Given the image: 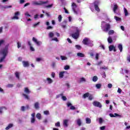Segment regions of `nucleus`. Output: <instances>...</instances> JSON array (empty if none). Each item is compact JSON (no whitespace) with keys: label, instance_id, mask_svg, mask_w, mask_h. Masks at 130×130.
I'll use <instances>...</instances> for the list:
<instances>
[{"label":"nucleus","instance_id":"nucleus-18","mask_svg":"<svg viewBox=\"0 0 130 130\" xmlns=\"http://www.w3.org/2000/svg\"><path fill=\"white\" fill-rule=\"evenodd\" d=\"M77 55L79 57H85V54L80 52L77 53Z\"/></svg>","mask_w":130,"mask_h":130},{"label":"nucleus","instance_id":"nucleus-33","mask_svg":"<svg viewBox=\"0 0 130 130\" xmlns=\"http://www.w3.org/2000/svg\"><path fill=\"white\" fill-rule=\"evenodd\" d=\"M108 34L109 35H113V34H114V30H109Z\"/></svg>","mask_w":130,"mask_h":130},{"label":"nucleus","instance_id":"nucleus-27","mask_svg":"<svg viewBox=\"0 0 130 130\" xmlns=\"http://www.w3.org/2000/svg\"><path fill=\"white\" fill-rule=\"evenodd\" d=\"M47 81H48V84H51L53 82L50 78H47Z\"/></svg>","mask_w":130,"mask_h":130},{"label":"nucleus","instance_id":"nucleus-12","mask_svg":"<svg viewBox=\"0 0 130 130\" xmlns=\"http://www.w3.org/2000/svg\"><path fill=\"white\" fill-rule=\"evenodd\" d=\"M72 7L73 11L74 12V13H77V11H76V9H77V5L76 3H73L72 5Z\"/></svg>","mask_w":130,"mask_h":130},{"label":"nucleus","instance_id":"nucleus-55","mask_svg":"<svg viewBox=\"0 0 130 130\" xmlns=\"http://www.w3.org/2000/svg\"><path fill=\"white\" fill-rule=\"evenodd\" d=\"M30 50L31 51H35V49H34V48H33V47H32V46H31L30 47Z\"/></svg>","mask_w":130,"mask_h":130},{"label":"nucleus","instance_id":"nucleus-46","mask_svg":"<svg viewBox=\"0 0 130 130\" xmlns=\"http://www.w3.org/2000/svg\"><path fill=\"white\" fill-rule=\"evenodd\" d=\"M55 126H58V127H59V126H60V122H57L55 123Z\"/></svg>","mask_w":130,"mask_h":130},{"label":"nucleus","instance_id":"nucleus-60","mask_svg":"<svg viewBox=\"0 0 130 130\" xmlns=\"http://www.w3.org/2000/svg\"><path fill=\"white\" fill-rule=\"evenodd\" d=\"M51 76L52 77V78H54V77H55V73L54 72H52L51 73Z\"/></svg>","mask_w":130,"mask_h":130},{"label":"nucleus","instance_id":"nucleus-59","mask_svg":"<svg viewBox=\"0 0 130 130\" xmlns=\"http://www.w3.org/2000/svg\"><path fill=\"white\" fill-rule=\"evenodd\" d=\"M52 40H53L54 41H56V42H58V40L57 39V38H54Z\"/></svg>","mask_w":130,"mask_h":130},{"label":"nucleus","instance_id":"nucleus-42","mask_svg":"<svg viewBox=\"0 0 130 130\" xmlns=\"http://www.w3.org/2000/svg\"><path fill=\"white\" fill-rule=\"evenodd\" d=\"M4 109L7 110V108H6V107H2L0 108V113H3V109Z\"/></svg>","mask_w":130,"mask_h":130},{"label":"nucleus","instance_id":"nucleus-52","mask_svg":"<svg viewBox=\"0 0 130 130\" xmlns=\"http://www.w3.org/2000/svg\"><path fill=\"white\" fill-rule=\"evenodd\" d=\"M95 58H96V60H98V59H99V54H98V53L96 54Z\"/></svg>","mask_w":130,"mask_h":130},{"label":"nucleus","instance_id":"nucleus-58","mask_svg":"<svg viewBox=\"0 0 130 130\" xmlns=\"http://www.w3.org/2000/svg\"><path fill=\"white\" fill-rule=\"evenodd\" d=\"M66 58H67L65 56H61V59H62V60H66Z\"/></svg>","mask_w":130,"mask_h":130},{"label":"nucleus","instance_id":"nucleus-19","mask_svg":"<svg viewBox=\"0 0 130 130\" xmlns=\"http://www.w3.org/2000/svg\"><path fill=\"white\" fill-rule=\"evenodd\" d=\"M22 96H23V97H24L25 99H26V100H30L29 95H27L26 94L23 93Z\"/></svg>","mask_w":130,"mask_h":130},{"label":"nucleus","instance_id":"nucleus-63","mask_svg":"<svg viewBox=\"0 0 130 130\" xmlns=\"http://www.w3.org/2000/svg\"><path fill=\"white\" fill-rule=\"evenodd\" d=\"M100 129H101V130L105 129V126H103L101 127Z\"/></svg>","mask_w":130,"mask_h":130},{"label":"nucleus","instance_id":"nucleus-36","mask_svg":"<svg viewBox=\"0 0 130 130\" xmlns=\"http://www.w3.org/2000/svg\"><path fill=\"white\" fill-rule=\"evenodd\" d=\"M39 24H40V22H38L37 23H35V24L33 25V27H34V28H36V27H37V26H38V25H39Z\"/></svg>","mask_w":130,"mask_h":130},{"label":"nucleus","instance_id":"nucleus-14","mask_svg":"<svg viewBox=\"0 0 130 130\" xmlns=\"http://www.w3.org/2000/svg\"><path fill=\"white\" fill-rule=\"evenodd\" d=\"M86 45H88V46H90V47H92L94 45L93 44V41L89 40L88 41V43L86 44Z\"/></svg>","mask_w":130,"mask_h":130},{"label":"nucleus","instance_id":"nucleus-28","mask_svg":"<svg viewBox=\"0 0 130 130\" xmlns=\"http://www.w3.org/2000/svg\"><path fill=\"white\" fill-rule=\"evenodd\" d=\"M108 43H112V42H113V40H112V38H111V37H109L108 38Z\"/></svg>","mask_w":130,"mask_h":130},{"label":"nucleus","instance_id":"nucleus-13","mask_svg":"<svg viewBox=\"0 0 130 130\" xmlns=\"http://www.w3.org/2000/svg\"><path fill=\"white\" fill-rule=\"evenodd\" d=\"M68 122H69V120H64L63 121V125L64 126H66V127H67V126H68Z\"/></svg>","mask_w":130,"mask_h":130},{"label":"nucleus","instance_id":"nucleus-57","mask_svg":"<svg viewBox=\"0 0 130 130\" xmlns=\"http://www.w3.org/2000/svg\"><path fill=\"white\" fill-rule=\"evenodd\" d=\"M121 89H120V88H118L117 92L118 93H119V94H121Z\"/></svg>","mask_w":130,"mask_h":130},{"label":"nucleus","instance_id":"nucleus-6","mask_svg":"<svg viewBox=\"0 0 130 130\" xmlns=\"http://www.w3.org/2000/svg\"><path fill=\"white\" fill-rule=\"evenodd\" d=\"M105 29L103 30V31H104V32H107L108 31H109V30H110V28H111V26L110 25V24L109 23L106 24L105 25Z\"/></svg>","mask_w":130,"mask_h":130},{"label":"nucleus","instance_id":"nucleus-32","mask_svg":"<svg viewBox=\"0 0 130 130\" xmlns=\"http://www.w3.org/2000/svg\"><path fill=\"white\" fill-rule=\"evenodd\" d=\"M15 76L18 80L20 79V74L18 72L15 73Z\"/></svg>","mask_w":130,"mask_h":130},{"label":"nucleus","instance_id":"nucleus-22","mask_svg":"<svg viewBox=\"0 0 130 130\" xmlns=\"http://www.w3.org/2000/svg\"><path fill=\"white\" fill-rule=\"evenodd\" d=\"M113 48H114V46L113 45H110L109 46V51H112V50H113Z\"/></svg>","mask_w":130,"mask_h":130},{"label":"nucleus","instance_id":"nucleus-48","mask_svg":"<svg viewBox=\"0 0 130 130\" xmlns=\"http://www.w3.org/2000/svg\"><path fill=\"white\" fill-rule=\"evenodd\" d=\"M62 95H63V93H61V94H57L56 96V98H59L60 97H61L62 96Z\"/></svg>","mask_w":130,"mask_h":130},{"label":"nucleus","instance_id":"nucleus-30","mask_svg":"<svg viewBox=\"0 0 130 130\" xmlns=\"http://www.w3.org/2000/svg\"><path fill=\"white\" fill-rule=\"evenodd\" d=\"M36 117L38 119H41V114L37 113L36 115Z\"/></svg>","mask_w":130,"mask_h":130},{"label":"nucleus","instance_id":"nucleus-31","mask_svg":"<svg viewBox=\"0 0 130 130\" xmlns=\"http://www.w3.org/2000/svg\"><path fill=\"white\" fill-rule=\"evenodd\" d=\"M63 74H64V72H61L59 73V78H63Z\"/></svg>","mask_w":130,"mask_h":130},{"label":"nucleus","instance_id":"nucleus-34","mask_svg":"<svg viewBox=\"0 0 130 130\" xmlns=\"http://www.w3.org/2000/svg\"><path fill=\"white\" fill-rule=\"evenodd\" d=\"M83 82H86V79L84 77H82L80 80V83H82Z\"/></svg>","mask_w":130,"mask_h":130},{"label":"nucleus","instance_id":"nucleus-51","mask_svg":"<svg viewBox=\"0 0 130 130\" xmlns=\"http://www.w3.org/2000/svg\"><path fill=\"white\" fill-rule=\"evenodd\" d=\"M108 87L109 88V89H111V88H112V84L111 83H109L108 84Z\"/></svg>","mask_w":130,"mask_h":130},{"label":"nucleus","instance_id":"nucleus-11","mask_svg":"<svg viewBox=\"0 0 130 130\" xmlns=\"http://www.w3.org/2000/svg\"><path fill=\"white\" fill-rule=\"evenodd\" d=\"M89 39L87 38H85L82 41V43L84 44V45H87V44L89 42Z\"/></svg>","mask_w":130,"mask_h":130},{"label":"nucleus","instance_id":"nucleus-64","mask_svg":"<svg viewBox=\"0 0 130 130\" xmlns=\"http://www.w3.org/2000/svg\"><path fill=\"white\" fill-rule=\"evenodd\" d=\"M127 60L130 62V55L127 57Z\"/></svg>","mask_w":130,"mask_h":130},{"label":"nucleus","instance_id":"nucleus-21","mask_svg":"<svg viewBox=\"0 0 130 130\" xmlns=\"http://www.w3.org/2000/svg\"><path fill=\"white\" fill-rule=\"evenodd\" d=\"M124 10V13L125 14V16H128V12L127 11V10L126 9V8H125V7H124L123 8Z\"/></svg>","mask_w":130,"mask_h":130},{"label":"nucleus","instance_id":"nucleus-45","mask_svg":"<svg viewBox=\"0 0 130 130\" xmlns=\"http://www.w3.org/2000/svg\"><path fill=\"white\" fill-rule=\"evenodd\" d=\"M53 6V4H51V5H49L47 6H45V8H52V7Z\"/></svg>","mask_w":130,"mask_h":130},{"label":"nucleus","instance_id":"nucleus-4","mask_svg":"<svg viewBox=\"0 0 130 130\" xmlns=\"http://www.w3.org/2000/svg\"><path fill=\"white\" fill-rule=\"evenodd\" d=\"M94 5L95 11H96L97 12H100V9H99V7H98V5H99V2L95 1L94 3Z\"/></svg>","mask_w":130,"mask_h":130},{"label":"nucleus","instance_id":"nucleus-56","mask_svg":"<svg viewBox=\"0 0 130 130\" xmlns=\"http://www.w3.org/2000/svg\"><path fill=\"white\" fill-rule=\"evenodd\" d=\"M31 123H34V122H35V118H31Z\"/></svg>","mask_w":130,"mask_h":130},{"label":"nucleus","instance_id":"nucleus-3","mask_svg":"<svg viewBox=\"0 0 130 130\" xmlns=\"http://www.w3.org/2000/svg\"><path fill=\"white\" fill-rule=\"evenodd\" d=\"M92 104L93 106H95V107H99V108H101V107H102V105L101 103L98 101H94Z\"/></svg>","mask_w":130,"mask_h":130},{"label":"nucleus","instance_id":"nucleus-38","mask_svg":"<svg viewBox=\"0 0 130 130\" xmlns=\"http://www.w3.org/2000/svg\"><path fill=\"white\" fill-rule=\"evenodd\" d=\"M75 47L77 48V49H78V50H80L81 48H82V47H81V46L79 45H76L75 46Z\"/></svg>","mask_w":130,"mask_h":130},{"label":"nucleus","instance_id":"nucleus-8","mask_svg":"<svg viewBox=\"0 0 130 130\" xmlns=\"http://www.w3.org/2000/svg\"><path fill=\"white\" fill-rule=\"evenodd\" d=\"M67 106L68 107H70V109L71 110H75L76 109V107H75L71 103H67Z\"/></svg>","mask_w":130,"mask_h":130},{"label":"nucleus","instance_id":"nucleus-49","mask_svg":"<svg viewBox=\"0 0 130 130\" xmlns=\"http://www.w3.org/2000/svg\"><path fill=\"white\" fill-rule=\"evenodd\" d=\"M58 21L60 22L62 19V17H61V15H59L58 17Z\"/></svg>","mask_w":130,"mask_h":130},{"label":"nucleus","instance_id":"nucleus-61","mask_svg":"<svg viewBox=\"0 0 130 130\" xmlns=\"http://www.w3.org/2000/svg\"><path fill=\"white\" fill-rule=\"evenodd\" d=\"M30 5V3H26L24 5V8L26 7H27V6H29Z\"/></svg>","mask_w":130,"mask_h":130},{"label":"nucleus","instance_id":"nucleus-50","mask_svg":"<svg viewBox=\"0 0 130 130\" xmlns=\"http://www.w3.org/2000/svg\"><path fill=\"white\" fill-rule=\"evenodd\" d=\"M114 18L117 21H120V18L117 17V16H115Z\"/></svg>","mask_w":130,"mask_h":130},{"label":"nucleus","instance_id":"nucleus-7","mask_svg":"<svg viewBox=\"0 0 130 130\" xmlns=\"http://www.w3.org/2000/svg\"><path fill=\"white\" fill-rule=\"evenodd\" d=\"M47 3H48V1H46V2L40 1V3L35 2L34 4L36 5V6H41V5H44L45 4H47Z\"/></svg>","mask_w":130,"mask_h":130},{"label":"nucleus","instance_id":"nucleus-41","mask_svg":"<svg viewBox=\"0 0 130 130\" xmlns=\"http://www.w3.org/2000/svg\"><path fill=\"white\" fill-rule=\"evenodd\" d=\"M65 71H68V70H70V66L66 65L64 68Z\"/></svg>","mask_w":130,"mask_h":130},{"label":"nucleus","instance_id":"nucleus-20","mask_svg":"<svg viewBox=\"0 0 130 130\" xmlns=\"http://www.w3.org/2000/svg\"><path fill=\"white\" fill-rule=\"evenodd\" d=\"M89 95H90V93L89 92H86L84 94H83V98H84V99H86V98L89 97Z\"/></svg>","mask_w":130,"mask_h":130},{"label":"nucleus","instance_id":"nucleus-16","mask_svg":"<svg viewBox=\"0 0 130 130\" xmlns=\"http://www.w3.org/2000/svg\"><path fill=\"white\" fill-rule=\"evenodd\" d=\"M24 92L27 94V95H29V94L30 93V91L28 87L24 88Z\"/></svg>","mask_w":130,"mask_h":130},{"label":"nucleus","instance_id":"nucleus-15","mask_svg":"<svg viewBox=\"0 0 130 130\" xmlns=\"http://www.w3.org/2000/svg\"><path fill=\"white\" fill-rule=\"evenodd\" d=\"M118 9V6H117V5L115 4L114 5V7L113 8V11L114 12V13H116V10Z\"/></svg>","mask_w":130,"mask_h":130},{"label":"nucleus","instance_id":"nucleus-10","mask_svg":"<svg viewBox=\"0 0 130 130\" xmlns=\"http://www.w3.org/2000/svg\"><path fill=\"white\" fill-rule=\"evenodd\" d=\"M19 15H20V12H16L15 13V16L12 18V20H14V19H16V20H18L19 19V17H18V16H19Z\"/></svg>","mask_w":130,"mask_h":130},{"label":"nucleus","instance_id":"nucleus-62","mask_svg":"<svg viewBox=\"0 0 130 130\" xmlns=\"http://www.w3.org/2000/svg\"><path fill=\"white\" fill-rule=\"evenodd\" d=\"M109 115H110V117H115V116L112 113H110L109 114Z\"/></svg>","mask_w":130,"mask_h":130},{"label":"nucleus","instance_id":"nucleus-9","mask_svg":"<svg viewBox=\"0 0 130 130\" xmlns=\"http://www.w3.org/2000/svg\"><path fill=\"white\" fill-rule=\"evenodd\" d=\"M22 64L24 68H28L29 66L28 61H22Z\"/></svg>","mask_w":130,"mask_h":130},{"label":"nucleus","instance_id":"nucleus-5","mask_svg":"<svg viewBox=\"0 0 130 130\" xmlns=\"http://www.w3.org/2000/svg\"><path fill=\"white\" fill-rule=\"evenodd\" d=\"M32 41L34 42H35V43H36V44H37V45H38V46H40V45L42 43L41 42L38 41L37 40V39H36V38H35L34 37L32 38Z\"/></svg>","mask_w":130,"mask_h":130},{"label":"nucleus","instance_id":"nucleus-2","mask_svg":"<svg viewBox=\"0 0 130 130\" xmlns=\"http://www.w3.org/2000/svg\"><path fill=\"white\" fill-rule=\"evenodd\" d=\"M75 30L76 32L72 34V37L74 39H78L79 36H80V30L78 27L75 28Z\"/></svg>","mask_w":130,"mask_h":130},{"label":"nucleus","instance_id":"nucleus-39","mask_svg":"<svg viewBox=\"0 0 130 130\" xmlns=\"http://www.w3.org/2000/svg\"><path fill=\"white\" fill-rule=\"evenodd\" d=\"M44 114L45 115H49V111H44Z\"/></svg>","mask_w":130,"mask_h":130},{"label":"nucleus","instance_id":"nucleus-35","mask_svg":"<svg viewBox=\"0 0 130 130\" xmlns=\"http://www.w3.org/2000/svg\"><path fill=\"white\" fill-rule=\"evenodd\" d=\"M95 87L97 89H100L101 88V84H96Z\"/></svg>","mask_w":130,"mask_h":130},{"label":"nucleus","instance_id":"nucleus-47","mask_svg":"<svg viewBox=\"0 0 130 130\" xmlns=\"http://www.w3.org/2000/svg\"><path fill=\"white\" fill-rule=\"evenodd\" d=\"M62 100H63V101H67V97L66 96L62 95Z\"/></svg>","mask_w":130,"mask_h":130},{"label":"nucleus","instance_id":"nucleus-1","mask_svg":"<svg viewBox=\"0 0 130 130\" xmlns=\"http://www.w3.org/2000/svg\"><path fill=\"white\" fill-rule=\"evenodd\" d=\"M9 52V49L8 46H6L5 48L3 49L1 51V54H3V57H1L0 59V63L1 62H3L4 61L5 58H6V56L8 55V53Z\"/></svg>","mask_w":130,"mask_h":130},{"label":"nucleus","instance_id":"nucleus-53","mask_svg":"<svg viewBox=\"0 0 130 130\" xmlns=\"http://www.w3.org/2000/svg\"><path fill=\"white\" fill-rule=\"evenodd\" d=\"M88 99L89 100H93V96L92 95H89L88 96Z\"/></svg>","mask_w":130,"mask_h":130},{"label":"nucleus","instance_id":"nucleus-43","mask_svg":"<svg viewBox=\"0 0 130 130\" xmlns=\"http://www.w3.org/2000/svg\"><path fill=\"white\" fill-rule=\"evenodd\" d=\"M21 111H23V112L25 111V110H26V108L25 107V106H21Z\"/></svg>","mask_w":130,"mask_h":130},{"label":"nucleus","instance_id":"nucleus-37","mask_svg":"<svg viewBox=\"0 0 130 130\" xmlns=\"http://www.w3.org/2000/svg\"><path fill=\"white\" fill-rule=\"evenodd\" d=\"M7 88H13L14 87V84H8L7 85Z\"/></svg>","mask_w":130,"mask_h":130},{"label":"nucleus","instance_id":"nucleus-29","mask_svg":"<svg viewBox=\"0 0 130 130\" xmlns=\"http://www.w3.org/2000/svg\"><path fill=\"white\" fill-rule=\"evenodd\" d=\"M86 122L87 124H90L91 123V119L89 118H86Z\"/></svg>","mask_w":130,"mask_h":130},{"label":"nucleus","instance_id":"nucleus-17","mask_svg":"<svg viewBox=\"0 0 130 130\" xmlns=\"http://www.w3.org/2000/svg\"><path fill=\"white\" fill-rule=\"evenodd\" d=\"M118 48L119 49V50H120V52H122V45H121V44H119L118 45Z\"/></svg>","mask_w":130,"mask_h":130},{"label":"nucleus","instance_id":"nucleus-54","mask_svg":"<svg viewBox=\"0 0 130 130\" xmlns=\"http://www.w3.org/2000/svg\"><path fill=\"white\" fill-rule=\"evenodd\" d=\"M21 43L18 42L17 43V48H20V47H21Z\"/></svg>","mask_w":130,"mask_h":130},{"label":"nucleus","instance_id":"nucleus-26","mask_svg":"<svg viewBox=\"0 0 130 130\" xmlns=\"http://www.w3.org/2000/svg\"><path fill=\"white\" fill-rule=\"evenodd\" d=\"M77 122L78 125H79V126H80V125H82V121H81L80 119H78Z\"/></svg>","mask_w":130,"mask_h":130},{"label":"nucleus","instance_id":"nucleus-25","mask_svg":"<svg viewBox=\"0 0 130 130\" xmlns=\"http://www.w3.org/2000/svg\"><path fill=\"white\" fill-rule=\"evenodd\" d=\"M35 108L36 109H39V103L38 102L35 104Z\"/></svg>","mask_w":130,"mask_h":130},{"label":"nucleus","instance_id":"nucleus-24","mask_svg":"<svg viewBox=\"0 0 130 130\" xmlns=\"http://www.w3.org/2000/svg\"><path fill=\"white\" fill-rule=\"evenodd\" d=\"M13 126V124L12 123H10L8 125V126L7 127H6L5 128V129L6 130H8V129H10L11 128H12V127Z\"/></svg>","mask_w":130,"mask_h":130},{"label":"nucleus","instance_id":"nucleus-40","mask_svg":"<svg viewBox=\"0 0 130 130\" xmlns=\"http://www.w3.org/2000/svg\"><path fill=\"white\" fill-rule=\"evenodd\" d=\"M49 37H50L51 38H52V37H53V36H54V34H53L52 32H50L49 34Z\"/></svg>","mask_w":130,"mask_h":130},{"label":"nucleus","instance_id":"nucleus-44","mask_svg":"<svg viewBox=\"0 0 130 130\" xmlns=\"http://www.w3.org/2000/svg\"><path fill=\"white\" fill-rule=\"evenodd\" d=\"M101 70H108V67H106V66H104L103 67L100 68Z\"/></svg>","mask_w":130,"mask_h":130},{"label":"nucleus","instance_id":"nucleus-23","mask_svg":"<svg viewBox=\"0 0 130 130\" xmlns=\"http://www.w3.org/2000/svg\"><path fill=\"white\" fill-rule=\"evenodd\" d=\"M92 81L93 82H97L98 81V77L97 76H94L92 78Z\"/></svg>","mask_w":130,"mask_h":130}]
</instances>
